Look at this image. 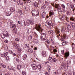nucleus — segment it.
Wrapping results in <instances>:
<instances>
[{
	"label": "nucleus",
	"instance_id": "obj_1",
	"mask_svg": "<svg viewBox=\"0 0 75 75\" xmlns=\"http://www.w3.org/2000/svg\"><path fill=\"white\" fill-rule=\"evenodd\" d=\"M45 25L47 28H51V27L53 25V23H52V21L51 20H48L45 23Z\"/></svg>",
	"mask_w": 75,
	"mask_h": 75
},
{
	"label": "nucleus",
	"instance_id": "obj_2",
	"mask_svg": "<svg viewBox=\"0 0 75 75\" xmlns=\"http://www.w3.org/2000/svg\"><path fill=\"white\" fill-rule=\"evenodd\" d=\"M41 24H36L35 28L37 31H40L42 33L43 30L42 29L41 27Z\"/></svg>",
	"mask_w": 75,
	"mask_h": 75
},
{
	"label": "nucleus",
	"instance_id": "obj_3",
	"mask_svg": "<svg viewBox=\"0 0 75 75\" xmlns=\"http://www.w3.org/2000/svg\"><path fill=\"white\" fill-rule=\"evenodd\" d=\"M32 13L33 16H38V14H39L38 11L35 10H33L32 11Z\"/></svg>",
	"mask_w": 75,
	"mask_h": 75
},
{
	"label": "nucleus",
	"instance_id": "obj_4",
	"mask_svg": "<svg viewBox=\"0 0 75 75\" xmlns=\"http://www.w3.org/2000/svg\"><path fill=\"white\" fill-rule=\"evenodd\" d=\"M40 39L41 40H45L47 39L46 34L44 33H42L41 34Z\"/></svg>",
	"mask_w": 75,
	"mask_h": 75
},
{
	"label": "nucleus",
	"instance_id": "obj_5",
	"mask_svg": "<svg viewBox=\"0 0 75 75\" xmlns=\"http://www.w3.org/2000/svg\"><path fill=\"white\" fill-rule=\"evenodd\" d=\"M3 35L4 36V38L5 37H7L8 38L10 37V35L8 34V32L6 31H4L3 33Z\"/></svg>",
	"mask_w": 75,
	"mask_h": 75
},
{
	"label": "nucleus",
	"instance_id": "obj_6",
	"mask_svg": "<svg viewBox=\"0 0 75 75\" xmlns=\"http://www.w3.org/2000/svg\"><path fill=\"white\" fill-rule=\"evenodd\" d=\"M55 7V8H58V11L59 12H61V6H59V4H56Z\"/></svg>",
	"mask_w": 75,
	"mask_h": 75
},
{
	"label": "nucleus",
	"instance_id": "obj_7",
	"mask_svg": "<svg viewBox=\"0 0 75 75\" xmlns=\"http://www.w3.org/2000/svg\"><path fill=\"white\" fill-rule=\"evenodd\" d=\"M31 66L33 68V69L34 70H36L37 69V66L36 64H31Z\"/></svg>",
	"mask_w": 75,
	"mask_h": 75
},
{
	"label": "nucleus",
	"instance_id": "obj_8",
	"mask_svg": "<svg viewBox=\"0 0 75 75\" xmlns=\"http://www.w3.org/2000/svg\"><path fill=\"white\" fill-rule=\"evenodd\" d=\"M21 26H23V27L26 25V24H25V21L24 20H22L21 21Z\"/></svg>",
	"mask_w": 75,
	"mask_h": 75
},
{
	"label": "nucleus",
	"instance_id": "obj_9",
	"mask_svg": "<svg viewBox=\"0 0 75 75\" xmlns=\"http://www.w3.org/2000/svg\"><path fill=\"white\" fill-rule=\"evenodd\" d=\"M13 45L14 47H15L16 49H17L18 47H20L19 45L18 44H17L16 45V43L15 42H13Z\"/></svg>",
	"mask_w": 75,
	"mask_h": 75
},
{
	"label": "nucleus",
	"instance_id": "obj_10",
	"mask_svg": "<svg viewBox=\"0 0 75 75\" xmlns=\"http://www.w3.org/2000/svg\"><path fill=\"white\" fill-rule=\"evenodd\" d=\"M8 68L11 71H15V69L13 67H12V66H9L8 67Z\"/></svg>",
	"mask_w": 75,
	"mask_h": 75
},
{
	"label": "nucleus",
	"instance_id": "obj_11",
	"mask_svg": "<svg viewBox=\"0 0 75 75\" xmlns=\"http://www.w3.org/2000/svg\"><path fill=\"white\" fill-rule=\"evenodd\" d=\"M42 18H45V16H46V13H45V11H42Z\"/></svg>",
	"mask_w": 75,
	"mask_h": 75
},
{
	"label": "nucleus",
	"instance_id": "obj_12",
	"mask_svg": "<svg viewBox=\"0 0 75 75\" xmlns=\"http://www.w3.org/2000/svg\"><path fill=\"white\" fill-rule=\"evenodd\" d=\"M17 28H14L13 30V33L14 34H17Z\"/></svg>",
	"mask_w": 75,
	"mask_h": 75
},
{
	"label": "nucleus",
	"instance_id": "obj_13",
	"mask_svg": "<svg viewBox=\"0 0 75 75\" xmlns=\"http://www.w3.org/2000/svg\"><path fill=\"white\" fill-rule=\"evenodd\" d=\"M59 29L58 28H56V30H55V31L57 34H58V35L59 36H60V34H59Z\"/></svg>",
	"mask_w": 75,
	"mask_h": 75
},
{
	"label": "nucleus",
	"instance_id": "obj_14",
	"mask_svg": "<svg viewBox=\"0 0 75 75\" xmlns=\"http://www.w3.org/2000/svg\"><path fill=\"white\" fill-rule=\"evenodd\" d=\"M62 18H61V20H62V21H64V19H65V18L66 17H65V14H63L62 15Z\"/></svg>",
	"mask_w": 75,
	"mask_h": 75
},
{
	"label": "nucleus",
	"instance_id": "obj_15",
	"mask_svg": "<svg viewBox=\"0 0 75 75\" xmlns=\"http://www.w3.org/2000/svg\"><path fill=\"white\" fill-rule=\"evenodd\" d=\"M8 54V53L6 52L4 54H1V56L2 57H6L7 55Z\"/></svg>",
	"mask_w": 75,
	"mask_h": 75
},
{
	"label": "nucleus",
	"instance_id": "obj_16",
	"mask_svg": "<svg viewBox=\"0 0 75 75\" xmlns=\"http://www.w3.org/2000/svg\"><path fill=\"white\" fill-rule=\"evenodd\" d=\"M17 3L18 5H23V3L20 0L18 1Z\"/></svg>",
	"mask_w": 75,
	"mask_h": 75
},
{
	"label": "nucleus",
	"instance_id": "obj_17",
	"mask_svg": "<svg viewBox=\"0 0 75 75\" xmlns=\"http://www.w3.org/2000/svg\"><path fill=\"white\" fill-rule=\"evenodd\" d=\"M63 37V38H62V39H61V41H65V39L66 38L67 36H66V35H64Z\"/></svg>",
	"mask_w": 75,
	"mask_h": 75
},
{
	"label": "nucleus",
	"instance_id": "obj_18",
	"mask_svg": "<svg viewBox=\"0 0 75 75\" xmlns=\"http://www.w3.org/2000/svg\"><path fill=\"white\" fill-rule=\"evenodd\" d=\"M10 27L11 28H16V25L13 24H11Z\"/></svg>",
	"mask_w": 75,
	"mask_h": 75
},
{
	"label": "nucleus",
	"instance_id": "obj_19",
	"mask_svg": "<svg viewBox=\"0 0 75 75\" xmlns=\"http://www.w3.org/2000/svg\"><path fill=\"white\" fill-rule=\"evenodd\" d=\"M10 10L12 12H14L15 11V8L14 7H11L10 8Z\"/></svg>",
	"mask_w": 75,
	"mask_h": 75
},
{
	"label": "nucleus",
	"instance_id": "obj_20",
	"mask_svg": "<svg viewBox=\"0 0 75 75\" xmlns=\"http://www.w3.org/2000/svg\"><path fill=\"white\" fill-rule=\"evenodd\" d=\"M11 14V12L10 11L7 12L6 13L7 16H10Z\"/></svg>",
	"mask_w": 75,
	"mask_h": 75
},
{
	"label": "nucleus",
	"instance_id": "obj_21",
	"mask_svg": "<svg viewBox=\"0 0 75 75\" xmlns=\"http://www.w3.org/2000/svg\"><path fill=\"white\" fill-rule=\"evenodd\" d=\"M42 55L44 57H46V52L45 51H42Z\"/></svg>",
	"mask_w": 75,
	"mask_h": 75
},
{
	"label": "nucleus",
	"instance_id": "obj_22",
	"mask_svg": "<svg viewBox=\"0 0 75 75\" xmlns=\"http://www.w3.org/2000/svg\"><path fill=\"white\" fill-rule=\"evenodd\" d=\"M34 4L35 7H38V4L37 2H34Z\"/></svg>",
	"mask_w": 75,
	"mask_h": 75
},
{
	"label": "nucleus",
	"instance_id": "obj_23",
	"mask_svg": "<svg viewBox=\"0 0 75 75\" xmlns=\"http://www.w3.org/2000/svg\"><path fill=\"white\" fill-rule=\"evenodd\" d=\"M23 1L25 2V1H26L27 3H30L31 2L30 0H22Z\"/></svg>",
	"mask_w": 75,
	"mask_h": 75
},
{
	"label": "nucleus",
	"instance_id": "obj_24",
	"mask_svg": "<svg viewBox=\"0 0 75 75\" xmlns=\"http://www.w3.org/2000/svg\"><path fill=\"white\" fill-rule=\"evenodd\" d=\"M65 57H68L69 55V52H66L65 54Z\"/></svg>",
	"mask_w": 75,
	"mask_h": 75
},
{
	"label": "nucleus",
	"instance_id": "obj_25",
	"mask_svg": "<svg viewBox=\"0 0 75 75\" xmlns=\"http://www.w3.org/2000/svg\"><path fill=\"white\" fill-rule=\"evenodd\" d=\"M22 51L21 50V48H18L17 49V51L18 52H21V51Z\"/></svg>",
	"mask_w": 75,
	"mask_h": 75
},
{
	"label": "nucleus",
	"instance_id": "obj_26",
	"mask_svg": "<svg viewBox=\"0 0 75 75\" xmlns=\"http://www.w3.org/2000/svg\"><path fill=\"white\" fill-rule=\"evenodd\" d=\"M30 22L31 25H33V24H34V23H33L34 21L33 20H31V19L30 20Z\"/></svg>",
	"mask_w": 75,
	"mask_h": 75
},
{
	"label": "nucleus",
	"instance_id": "obj_27",
	"mask_svg": "<svg viewBox=\"0 0 75 75\" xmlns=\"http://www.w3.org/2000/svg\"><path fill=\"white\" fill-rule=\"evenodd\" d=\"M46 7H47V6L45 5H44L43 6H42L41 7L42 9H45L46 8Z\"/></svg>",
	"mask_w": 75,
	"mask_h": 75
},
{
	"label": "nucleus",
	"instance_id": "obj_28",
	"mask_svg": "<svg viewBox=\"0 0 75 75\" xmlns=\"http://www.w3.org/2000/svg\"><path fill=\"white\" fill-rule=\"evenodd\" d=\"M38 68L39 69H41L42 68V66L41 64H39L38 65Z\"/></svg>",
	"mask_w": 75,
	"mask_h": 75
},
{
	"label": "nucleus",
	"instance_id": "obj_29",
	"mask_svg": "<svg viewBox=\"0 0 75 75\" xmlns=\"http://www.w3.org/2000/svg\"><path fill=\"white\" fill-rule=\"evenodd\" d=\"M65 30H66V29H65V28H63L61 30L62 32V33H65Z\"/></svg>",
	"mask_w": 75,
	"mask_h": 75
},
{
	"label": "nucleus",
	"instance_id": "obj_30",
	"mask_svg": "<svg viewBox=\"0 0 75 75\" xmlns=\"http://www.w3.org/2000/svg\"><path fill=\"white\" fill-rule=\"evenodd\" d=\"M17 68L18 69H20L21 68V66L20 65H18L17 66Z\"/></svg>",
	"mask_w": 75,
	"mask_h": 75
},
{
	"label": "nucleus",
	"instance_id": "obj_31",
	"mask_svg": "<svg viewBox=\"0 0 75 75\" xmlns=\"http://www.w3.org/2000/svg\"><path fill=\"white\" fill-rule=\"evenodd\" d=\"M28 40H31L32 39V36H31V35H30V36H29L28 37Z\"/></svg>",
	"mask_w": 75,
	"mask_h": 75
},
{
	"label": "nucleus",
	"instance_id": "obj_32",
	"mask_svg": "<svg viewBox=\"0 0 75 75\" xmlns=\"http://www.w3.org/2000/svg\"><path fill=\"white\" fill-rule=\"evenodd\" d=\"M30 20H28L26 22L27 25H30Z\"/></svg>",
	"mask_w": 75,
	"mask_h": 75
},
{
	"label": "nucleus",
	"instance_id": "obj_33",
	"mask_svg": "<svg viewBox=\"0 0 75 75\" xmlns=\"http://www.w3.org/2000/svg\"><path fill=\"white\" fill-rule=\"evenodd\" d=\"M18 13L20 15H23V11L21 10H19L18 11Z\"/></svg>",
	"mask_w": 75,
	"mask_h": 75
},
{
	"label": "nucleus",
	"instance_id": "obj_34",
	"mask_svg": "<svg viewBox=\"0 0 75 75\" xmlns=\"http://www.w3.org/2000/svg\"><path fill=\"white\" fill-rule=\"evenodd\" d=\"M27 56L26 54H24L23 56V60H25V59H26V58H27Z\"/></svg>",
	"mask_w": 75,
	"mask_h": 75
},
{
	"label": "nucleus",
	"instance_id": "obj_35",
	"mask_svg": "<svg viewBox=\"0 0 75 75\" xmlns=\"http://www.w3.org/2000/svg\"><path fill=\"white\" fill-rule=\"evenodd\" d=\"M54 12H51V11H50V12L49 16H50V17H51V16H52V15H54Z\"/></svg>",
	"mask_w": 75,
	"mask_h": 75
},
{
	"label": "nucleus",
	"instance_id": "obj_36",
	"mask_svg": "<svg viewBox=\"0 0 75 75\" xmlns=\"http://www.w3.org/2000/svg\"><path fill=\"white\" fill-rule=\"evenodd\" d=\"M33 42L35 43V44H36L38 43V40H37L35 39L33 40Z\"/></svg>",
	"mask_w": 75,
	"mask_h": 75
},
{
	"label": "nucleus",
	"instance_id": "obj_37",
	"mask_svg": "<svg viewBox=\"0 0 75 75\" xmlns=\"http://www.w3.org/2000/svg\"><path fill=\"white\" fill-rule=\"evenodd\" d=\"M28 51L29 52H32L33 51V49H29L28 50Z\"/></svg>",
	"mask_w": 75,
	"mask_h": 75
},
{
	"label": "nucleus",
	"instance_id": "obj_38",
	"mask_svg": "<svg viewBox=\"0 0 75 75\" xmlns=\"http://www.w3.org/2000/svg\"><path fill=\"white\" fill-rule=\"evenodd\" d=\"M52 32H53V31L52 30H49L48 32V33L49 34H51V33H52Z\"/></svg>",
	"mask_w": 75,
	"mask_h": 75
},
{
	"label": "nucleus",
	"instance_id": "obj_39",
	"mask_svg": "<svg viewBox=\"0 0 75 75\" xmlns=\"http://www.w3.org/2000/svg\"><path fill=\"white\" fill-rule=\"evenodd\" d=\"M22 74L23 75H26V72L24 71H22Z\"/></svg>",
	"mask_w": 75,
	"mask_h": 75
},
{
	"label": "nucleus",
	"instance_id": "obj_40",
	"mask_svg": "<svg viewBox=\"0 0 75 75\" xmlns=\"http://www.w3.org/2000/svg\"><path fill=\"white\" fill-rule=\"evenodd\" d=\"M70 24L72 26H74V25H75V23H74L73 22H71Z\"/></svg>",
	"mask_w": 75,
	"mask_h": 75
},
{
	"label": "nucleus",
	"instance_id": "obj_41",
	"mask_svg": "<svg viewBox=\"0 0 75 75\" xmlns=\"http://www.w3.org/2000/svg\"><path fill=\"white\" fill-rule=\"evenodd\" d=\"M9 59H10V58H9V57L7 56L6 58V61H8V60H9Z\"/></svg>",
	"mask_w": 75,
	"mask_h": 75
},
{
	"label": "nucleus",
	"instance_id": "obj_42",
	"mask_svg": "<svg viewBox=\"0 0 75 75\" xmlns=\"http://www.w3.org/2000/svg\"><path fill=\"white\" fill-rule=\"evenodd\" d=\"M52 60L53 62H56V61H57V59L55 58H53L52 59Z\"/></svg>",
	"mask_w": 75,
	"mask_h": 75
},
{
	"label": "nucleus",
	"instance_id": "obj_43",
	"mask_svg": "<svg viewBox=\"0 0 75 75\" xmlns=\"http://www.w3.org/2000/svg\"><path fill=\"white\" fill-rule=\"evenodd\" d=\"M70 6L71 7V8H73L74 7V4H72L70 5Z\"/></svg>",
	"mask_w": 75,
	"mask_h": 75
},
{
	"label": "nucleus",
	"instance_id": "obj_44",
	"mask_svg": "<svg viewBox=\"0 0 75 75\" xmlns=\"http://www.w3.org/2000/svg\"><path fill=\"white\" fill-rule=\"evenodd\" d=\"M1 66H2V67H4V68H6V65H4V64L2 63L1 64Z\"/></svg>",
	"mask_w": 75,
	"mask_h": 75
},
{
	"label": "nucleus",
	"instance_id": "obj_45",
	"mask_svg": "<svg viewBox=\"0 0 75 75\" xmlns=\"http://www.w3.org/2000/svg\"><path fill=\"white\" fill-rule=\"evenodd\" d=\"M39 1L40 3H43L44 2V0H39Z\"/></svg>",
	"mask_w": 75,
	"mask_h": 75
},
{
	"label": "nucleus",
	"instance_id": "obj_46",
	"mask_svg": "<svg viewBox=\"0 0 75 75\" xmlns=\"http://www.w3.org/2000/svg\"><path fill=\"white\" fill-rule=\"evenodd\" d=\"M75 45H74V43H72V48H74L75 47Z\"/></svg>",
	"mask_w": 75,
	"mask_h": 75
},
{
	"label": "nucleus",
	"instance_id": "obj_47",
	"mask_svg": "<svg viewBox=\"0 0 75 75\" xmlns=\"http://www.w3.org/2000/svg\"><path fill=\"white\" fill-rule=\"evenodd\" d=\"M61 6L64 8H65V6L63 4H62L61 5Z\"/></svg>",
	"mask_w": 75,
	"mask_h": 75
},
{
	"label": "nucleus",
	"instance_id": "obj_48",
	"mask_svg": "<svg viewBox=\"0 0 75 75\" xmlns=\"http://www.w3.org/2000/svg\"><path fill=\"white\" fill-rule=\"evenodd\" d=\"M45 3L46 5V6H49V4L48 3V2H47V1H45Z\"/></svg>",
	"mask_w": 75,
	"mask_h": 75
},
{
	"label": "nucleus",
	"instance_id": "obj_49",
	"mask_svg": "<svg viewBox=\"0 0 75 75\" xmlns=\"http://www.w3.org/2000/svg\"><path fill=\"white\" fill-rule=\"evenodd\" d=\"M4 41L5 42H6V43H8V40H5Z\"/></svg>",
	"mask_w": 75,
	"mask_h": 75
},
{
	"label": "nucleus",
	"instance_id": "obj_50",
	"mask_svg": "<svg viewBox=\"0 0 75 75\" xmlns=\"http://www.w3.org/2000/svg\"><path fill=\"white\" fill-rule=\"evenodd\" d=\"M51 59H52V57H51V55H50L49 57V59L51 60Z\"/></svg>",
	"mask_w": 75,
	"mask_h": 75
},
{
	"label": "nucleus",
	"instance_id": "obj_51",
	"mask_svg": "<svg viewBox=\"0 0 75 75\" xmlns=\"http://www.w3.org/2000/svg\"><path fill=\"white\" fill-rule=\"evenodd\" d=\"M16 61L17 62H20V60L17 58L16 59Z\"/></svg>",
	"mask_w": 75,
	"mask_h": 75
},
{
	"label": "nucleus",
	"instance_id": "obj_52",
	"mask_svg": "<svg viewBox=\"0 0 75 75\" xmlns=\"http://www.w3.org/2000/svg\"><path fill=\"white\" fill-rule=\"evenodd\" d=\"M45 74L46 75H50V74H49V73H48V72H47V71H45Z\"/></svg>",
	"mask_w": 75,
	"mask_h": 75
},
{
	"label": "nucleus",
	"instance_id": "obj_53",
	"mask_svg": "<svg viewBox=\"0 0 75 75\" xmlns=\"http://www.w3.org/2000/svg\"><path fill=\"white\" fill-rule=\"evenodd\" d=\"M66 25L68 27H70V25L69 24H68L67 23H66Z\"/></svg>",
	"mask_w": 75,
	"mask_h": 75
},
{
	"label": "nucleus",
	"instance_id": "obj_54",
	"mask_svg": "<svg viewBox=\"0 0 75 75\" xmlns=\"http://www.w3.org/2000/svg\"><path fill=\"white\" fill-rule=\"evenodd\" d=\"M53 52H57V51L56 49H54L53 50Z\"/></svg>",
	"mask_w": 75,
	"mask_h": 75
},
{
	"label": "nucleus",
	"instance_id": "obj_55",
	"mask_svg": "<svg viewBox=\"0 0 75 75\" xmlns=\"http://www.w3.org/2000/svg\"><path fill=\"white\" fill-rule=\"evenodd\" d=\"M47 69L48 70H51V67H49L47 68Z\"/></svg>",
	"mask_w": 75,
	"mask_h": 75
},
{
	"label": "nucleus",
	"instance_id": "obj_56",
	"mask_svg": "<svg viewBox=\"0 0 75 75\" xmlns=\"http://www.w3.org/2000/svg\"><path fill=\"white\" fill-rule=\"evenodd\" d=\"M15 40L16 41H19V40L18 39V38H16L15 39Z\"/></svg>",
	"mask_w": 75,
	"mask_h": 75
},
{
	"label": "nucleus",
	"instance_id": "obj_57",
	"mask_svg": "<svg viewBox=\"0 0 75 75\" xmlns=\"http://www.w3.org/2000/svg\"><path fill=\"white\" fill-rule=\"evenodd\" d=\"M48 63H49V64H51L52 63V62L51 61L49 60L48 62Z\"/></svg>",
	"mask_w": 75,
	"mask_h": 75
},
{
	"label": "nucleus",
	"instance_id": "obj_58",
	"mask_svg": "<svg viewBox=\"0 0 75 75\" xmlns=\"http://www.w3.org/2000/svg\"><path fill=\"white\" fill-rule=\"evenodd\" d=\"M61 52H62V54H64V51L62 50Z\"/></svg>",
	"mask_w": 75,
	"mask_h": 75
},
{
	"label": "nucleus",
	"instance_id": "obj_59",
	"mask_svg": "<svg viewBox=\"0 0 75 75\" xmlns=\"http://www.w3.org/2000/svg\"><path fill=\"white\" fill-rule=\"evenodd\" d=\"M70 20H72V21H74V19L72 18H70Z\"/></svg>",
	"mask_w": 75,
	"mask_h": 75
},
{
	"label": "nucleus",
	"instance_id": "obj_60",
	"mask_svg": "<svg viewBox=\"0 0 75 75\" xmlns=\"http://www.w3.org/2000/svg\"><path fill=\"white\" fill-rule=\"evenodd\" d=\"M25 9L26 10H28V7H26Z\"/></svg>",
	"mask_w": 75,
	"mask_h": 75
},
{
	"label": "nucleus",
	"instance_id": "obj_61",
	"mask_svg": "<svg viewBox=\"0 0 75 75\" xmlns=\"http://www.w3.org/2000/svg\"><path fill=\"white\" fill-rule=\"evenodd\" d=\"M67 64H71V62L69 61H68L67 62Z\"/></svg>",
	"mask_w": 75,
	"mask_h": 75
},
{
	"label": "nucleus",
	"instance_id": "obj_62",
	"mask_svg": "<svg viewBox=\"0 0 75 75\" xmlns=\"http://www.w3.org/2000/svg\"><path fill=\"white\" fill-rule=\"evenodd\" d=\"M46 46H47V47L48 48H50V47H49V46L47 44H46Z\"/></svg>",
	"mask_w": 75,
	"mask_h": 75
},
{
	"label": "nucleus",
	"instance_id": "obj_63",
	"mask_svg": "<svg viewBox=\"0 0 75 75\" xmlns=\"http://www.w3.org/2000/svg\"><path fill=\"white\" fill-rule=\"evenodd\" d=\"M5 75H10L8 73H7L5 74Z\"/></svg>",
	"mask_w": 75,
	"mask_h": 75
},
{
	"label": "nucleus",
	"instance_id": "obj_64",
	"mask_svg": "<svg viewBox=\"0 0 75 75\" xmlns=\"http://www.w3.org/2000/svg\"><path fill=\"white\" fill-rule=\"evenodd\" d=\"M73 75H75V73L74 71H73Z\"/></svg>",
	"mask_w": 75,
	"mask_h": 75
}]
</instances>
